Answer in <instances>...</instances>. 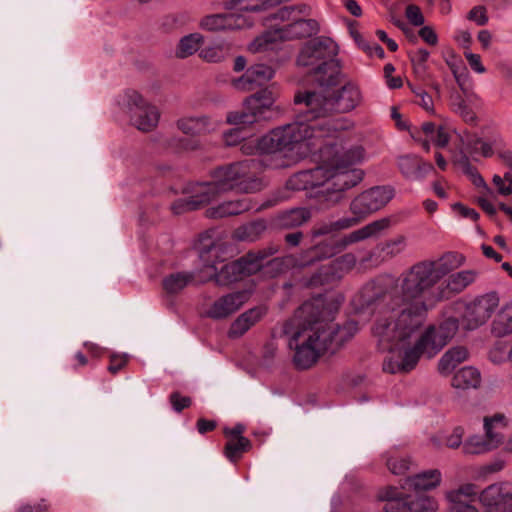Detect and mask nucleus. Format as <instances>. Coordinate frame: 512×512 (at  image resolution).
I'll use <instances>...</instances> for the list:
<instances>
[{"label": "nucleus", "mask_w": 512, "mask_h": 512, "mask_svg": "<svg viewBox=\"0 0 512 512\" xmlns=\"http://www.w3.org/2000/svg\"><path fill=\"white\" fill-rule=\"evenodd\" d=\"M296 368L305 370L327 352L335 353L352 337L347 326L333 322L321 297L304 302L282 325Z\"/></svg>", "instance_id": "obj_1"}, {"label": "nucleus", "mask_w": 512, "mask_h": 512, "mask_svg": "<svg viewBox=\"0 0 512 512\" xmlns=\"http://www.w3.org/2000/svg\"><path fill=\"white\" fill-rule=\"evenodd\" d=\"M465 257L449 251L436 259H424L403 271L398 278L400 295L393 296L423 317L424 313L441 301L439 283L452 271L461 267Z\"/></svg>", "instance_id": "obj_2"}, {"label": "nucleus", "mask_w": 512, "mask_h": 512, "mask_svg": "<svg viewBox=\"0 0 512 512\" xmlns=\"http://www.w3.org/2000/svg\"><path fill=\"white\" fill-rule=\"evenodd\" d=\"M366 306L378 304L372 334L380 347H404L411 344L423 324V317L387 294L377 281L368 282L360 291Z\"/></svg>", "instance_id": "obj_3"}, {"label": "nucleus", "mask_w": 512, "mask_h": 512, "mask_svg": "<svg viewBox=\"0 0 512 512\" xmlns=\"http://www.w3.org/2000/svg\"><path fill=\"white\" fill-rule=\"evenodd\" d=\"M263 171L262 161L255 158L219 166L211 172L210 182L198 184L195 195L175 201L172 210L176 214L196 210L219 194L229 191L245 194L259 192L265 187L261 176Z\"/></svg>", "instance_id": "obj_4"}, {"label": "nucleus", "mask_w": 512, "mask_h": 512, "mask_svg": "<svg viewBox=\"0 0 512 512\" xmlns=\"http://www.w3.org/2000/svg\"><path fill=\"white\" fill-rule=\"evenodd\" d=\"M364 148L361 145H326L321 150L323 172L319 199L332 206L344 198V192L358 185L363 179V171L354 167L364 158Z\"/></svg>", "instance_id": "obj_5"}, {"label": "nucleus", "mask_w": 512, "mask_h": 512, "mask_svg": "<svg viewBox=\"0 0 512 512\" xmlns=\"http://www.w3.org/2000/svg\"><path fill=\"white\" fill-rule=\"evenodd\" d=\"M221 252L222 248L219 245H212L209 249L201 252L200 257L204 263L203 268L199 271L201 282L214 280L219 286H227L239 281L245 276L258 272L263 266V261L275 254L277 249L269 248L268 250L249 252L240 259L223 265L218 271L217 263L223 261V259L219 260Z\"/></svg>", "instance_id": "obj_6"}, {"label": "nucleus", "mask_w": 512, "mask_h": 512, "mask_svg": "<svg viewBox=\"0 0 512 512\" xmlns=\"http://www.w3.org/2000/svg\"><path fill=\"white\" fill-rule=\"evenodd\" d=\"M305 119L299 117L292 123L286 124L293 148V160L299 161L311 153L324 150L322 147L325 137L333 136L337 131L345 129L344 122L316 118L305 109Z\"/></svg>", "instance_id": "obj_7"}, {"label": "nucleus", "mask_w": 512, "mask_h": 512, "mask_svg": "<svg viewBox=\"0 0 512 512\" xmlns=\"http://www.w3.org/2000/svg\"><path fill=\"white\" fill-rule=\"evenodd\" d=\"M296 104H304L309 113L316 118H327L338 113H348L354 110L362 102V94L359 87L348 82L337 91H305L295 95Z\"/></svg>", "instance_id": "obj_8"}, {"label": "nucleus", "mask_w": 512, "mask_h": 512, "mask_svg": "<svg viewBox=\"0 0 512 512\" xmlns=\"http://www.w3.org/2000/svg\"><path fill=\"white\" fill-rule=\"evenodd\" d=\"M318 31L316 20L293 19L287 25L262 33L250 44L249 50L254 53L275 50L283 40L310 37Z\"/></svg>", "instance_id": "obj_9"}, {"label": "nucleus", "mask_w": 512, "mask_h": 512, "mask_svg": "<svg viewBox=\"0 0 512 512\" xmlns=\"http://www.w3.org/2000/svg\"><path fill=\"white\" fill-rule=\"evenodd\" d=\"M457 330L458 320L455 318H448L438 326H429L412 346L418 359L422 355L434 357L453 338Z\"/></svg>", "instance_id": "obj_10"}, {"label": "nucleus", "mask_w": 512, "mask_h": 512, "mask_svg": "<svg viewBox=\"0 0 512 512\" xmlns=\"http://www.w3.org/2000/svg\"><path fill=\"white\" fill-rule=\"evenodd\" d=\"M287 126L282 125L269 131L257 140V150L261 154H282L283 159L273 164L274 168H283L296 163L293 160V148Z\"/></svg>", "instance_id": "obj_11"}, {"label": "nucleus", "mask_w": 512, "mask_h": 512, "mask_svg": "<svg viewBox=\"0 0 512 512\" xmlns=\"http://www.w3.org/2000/svg\"><path fill=\"white\" fill-rule=\"evenodd\" d=\"M394 197V189L389 186H376L368 189L357 197L350 204V211L353 217L357 219V224L368 215L382 209Z\"/></svg>", "instance_id": "obj_12"}, {"label": "nucleus", "mask_w": 512, "mask_h": 512, "mask_svg": "<svg viewBox=\"0 0 512 512\" xmlns=\"http://www.w3.org/2000/svg\"><path fill=\"white\" fill-rule=\"evenodd\" d=\"M337 52L338 46L331 38L317 37L308 41L302 47L297 58V64L307 68L308 73H310L314 67L334 58Z\"/></svg>", "instance_id": "obj_13"}, {"label": "nucleus", "mask_w": 512, "mask_h": 512, "mask_svg": "<svg viewBox=\"0 0 512 512\" xmlns=\"http://www.w3.org/2000/svg\"><path fill=\"white\" fill-rule=\"evenodd\" d=\"M500 298L496 292L479 295L465 305L463 320L470 330L484 325L498 308Z\"/></svg>", "instance_id": "obj_14"}, {"label": "nucleus", "mask_w": 512, "mask_h": 512, "mask_svg": "<svg viewBox=\"0 0 512 512\" xmlns=\"http://www.w3.org/2000/svg\"><path fill=\"white\" fill-rule=\"evenodd\" d=\"M126 99L132 124L143 132L153 130L160 118L158 109L148 104L137 91L127 92Z\"/></svg>", "instance_id": "obj_15"}, {"label": "nucleus", "mask_w": 512, "mask_h": 512, "mask_svg": "<svg viewBox=\"0 0 512 512\" xmlns=\"http://www.w3.org/2000/svg\"><path fill=\"white\" fill-rule=\"evenodd\" d=\"M381 349L388 351L383 361V370L390 374L408 373L419 361L411 344L404 347H381Z\"/></svg>", "instance_id": "obj_16"}, {"label": "nucleus", "mask_w": 512, "mask_h": 512, "mask_svg": "<svg viewBox=\"0 0 512 512\" xmlns=\"http://www.w3.org/2000/svg\"><path fill=\"white\" fill-rule=\"evenodd\" d=\"M479 501L487 512H512V491L505 485H489L481 491Z\"/></svg>", "instance_id": "obj_17"}, {"label": "nucleus", "mask_w": 512, "mask_h": 512, "mask_svg": "<svg viewBox=\"0 0 512 512\" xmlns=\"http://www.w3.org/2000/svg\"><path fill=\"white\" fill-rule=\"evenodd\" d=\"M249 299L247 291H237L216 299L205 311V315L214 320L225 319L237 312Z\"/></svg>", "instance_id": "obj_18"}, {"label": "nucleus", "mask_w": 512, "mask_h": 512, "mask_svg": "<svg viewBox=\"0 0 512 512\" xmlns=\"http://www.w3.org/2000/svg\"><path fill=\"white\" fill-rule=\"evenodd\" d=\"M274 76V70L265 64H254L238 78L232 80V86L239 91H251L270 81Z\"/></svg>", "instance_id": "obj_19"}, {"label": "nucleus", "mask_w": 512, "mask_h": 512, "mask_svg": "<svg viewBox=\"0 0 512 512\" xmlns=\"http://www.w3.org/2000/svg\"><path fill=\"white\" fill-rule=\"evenodd\" d=\"M309 75L320 86L319 91L330 90L343 79L340 64L335 58L314 67Z\"/></svg>", "instance_id": "obj_20"}, {"label": "nucleus", "mask_w": 512, "mask_h": 512, "mask_svg": "<svg viewBox=\"0 0 512 512\" xmlns=\"http://www.w3.org/2000/svg\"><path fill=\"white\" fill-rule=\"evenodd\" d=\"M476 277L477 273L474 270H462L450 274L443 282L439 283V293H442L441 301L464 291L476 280Z\"/></svg>", "instance_id": "obj_21"}, {"label": "nucleus", "mask_w": 512, "mask_h": 512, "mask_svg": "<svg viewBox=\"0 0 512 512\" xmlns=\"http://www.w3.org/2000/svg\"><path fill=\"white\" fill-rule=\"evenodd\" d=\"M267 313L265 306H257L247 310L238 316L231 324L228 331L230 338H239L252 326L259 322Z\"/></svg>", "instance_id": "obj_22"}, {"label": "nucleus", "mask_w": 512, "mask_h": 512, "mask_svg": "<svg viewBox=\"0 0 512 512\" xmlns=\"http://www.w3.org/2000/svg\"><path fill=\"white\" fill-rule=\"evenodd\" d=\"M219 123L211 120L208 116H189L177 121V127L187 135H202L210 133L218 128Z\"/></svg>", "instance_id": "obj_23"}, {"label": "nucleus", "mask_w": 512, "mask_h": 512, "mask_svg": "<svg viewBox=\"0 0 512 512\" xmlns=\"http://www.w3.org/2000/svg\"><path fill=\"white\" fill-rule=\"evenodd\" d=\"M485 439L493 449L498 448L504 440L502 431L507 427L508 420L502 413L484 417Z\"/></svg>", "instance_id": "obj_24"}, {"label": "nucleus", "mask_w": 512, "mask_h": 512, "mask_svg": "<svg viewBox=\"0 0 512 512\" xmlns=\"http://www.w3.org/2000/svg\"><path fill=\"white\" fill-rule=\"evenodd\" d=\"M251 208V201L247 198L230 200L208 208L206 210V215L211 219H219L242 214L249 211Z\"/></svg>", "instance_id": "obj_25"}, {"label": "nucleus", "mask_w": 512, "mask_h": 512, "mask_svg": "<svg viewBox=\"0 0 512 512\" xmlns=\"http://www.w3.org/2000/svg\"><path fill=\"white\" fill-rule=\"evenodd\" d=\"M322 173L320 166L300 171L288 179L286 186L288 189L297 191L307 190L310 188H321Z\"/></svg>", "instance_id": "obj_26"}, {"label": "nucleus", "mask_w": 512, "mask_h": 512, "mask_svg": "<svg viewBox=\"0 0 512 512\" xmlns=\"http://www.w3.org/2000/svg\"><path fill=\"white\" fill-rule=\"evenodd\" d=\"M311 219V212L307 208H294L278 214L274 223L282 229H292L303 225Z\"/></svg>", "instance_id": "obj_27"}, {"label": "nucleus", "mask_w": 512, "mask_h": 512, "mask_svg": "<svg viewBox=\"0 0 512 512\" xmlns=\"http://www.w3.org/2000/svg\"><path fill=\"white\" fill-rule=\"evenodd\" d=\"M341 249L339 240L331 239L328 242L319 243L305 252L302 265H311L316 261L330 258Z\"/></svg>", "instance_id": "obj_28"}, {"label": "nucleus", "mask_w": 512, "mask_h": 512, "mask_svg": "<svg viewBox=\"0 0 512 512\" xmlns=\"http://www.w3.org/2000/svg\"><path fill=\"white\" fill-rule=\"evenodd\" d=\"M468 351L463 346H455L446 351L438 362V371L449 375L459 364L468 359Z\"/></svg>", "instance_id": "obj_29"}, {"label": "nucleus", "mask_w": 512, "mask_h": 512, "mask_svg": "<svg viewBox=\"0 0 512 512\" xmlns=\"http://www.w3.org/2000/svg\"><path fill=\"white\" fill-rule=\"evenodd\" d=\"M441 479V472L438 469H432L409 477L407 484L415 491H427L438 487Z\"/></svg>", "instance_id": "obj_30"}, {"label": "nucleus", "mask_w": 512, "mask_h": 512, "mask_svg": "<svg viewBox=\"0 0 512 512\" xmlns=\"http://www.w3.org/2000/svg\"><path fill=\"white\" fill-rule=\"evenodd\" d=\"M273 103V93L265 88L247 97L244 101V106L247 110L253 111L255 115L260 118L266 110L272 107Z\"/></svg>", "instance_id": "obj_31"}, {"label": "nucleus", "mask_w": 512, "mask_h": 512, "mask_svg": "<svg viewBox=\"0 0 512 512\" xmlns=\"http://www.w3.org/2000/svg\"><path fill=\"white\" fill-rule=\"evenodd\" d=\"M402 503V509L409 512H436L439 508L437 500L427 495H420L411 499L402 492Z\"/></svg>", "instance_id": "obj_32"}, {"label": "nucleus", "mask_w": 512, "mask_h": 512, "mask_svg": "<svg viewBox=\"0 0 512 512\" xmlns=\"http://www.w3.org/2000/svg\"><path fill=\"white\" fill-rule=\"evenodd\" d=\"M481 376L477 369L473 367H464L457 371L451 381V385L456 389L477 388L480 385Z\"/></svg>", "instance_id": "obj_33"}, {"label": "nucleus", "mask_w": 512, "mask_h": 512, "mask_svg": "<svg viewBox=\"0 0 512 512\" xmlns=\"http://www.w3.org/2000/svg\"><path fill=\"white\" fill-rule=\"evenodd\" d=\"M491 332L496 337H504L512 333V303L499 310L492 322Z\"/></svg>", "instance_id": "obj_34"}, {"label": "nucleus", "mask_w": 512, "mask_h": 512, "mask_svg": "<svg viewBox=\"0 0 512 512\" xmlns=\"http://www.w3.org/2000/svg\"><path fill=\"white\" fill-rule=\"evenodd\" d=\"M194 280V274L189 272H176L163 279V289L168 294H177Z\"/></svg>", "instance_id": "obj_35"}, {"label": "nucleus", "mask_w": 512, "mask_h": 512, "mask_svg": "<svg viewBox=\"0 0 512 512\" xmlns=\"http://www.w3.org/2000/svg\"><path fill=\"white\" fill-rule=\"evenodd\" d=\"M356 224H357V219H350V218L344 217V218H341L334 222L321 223V224L315 225L311 230V234H312V237H314V238L324 236V235H330V234H333L340 230H344V229L353 227Z\"/></svg>", "instance_id": "obj_36"}, {"label": "nucleus", "mask_w": 512, "mask_h": 512, "mask_svg": "<svg viewBox=\"0 0 512 512\" xmlns=\"http://www.w3.org/2000/svg\"><path fill=\"white\" fill-rule=\"evenodd\" d=\"M378 497L385 502V512H409L402 509V491L396 487H386L382 489Z\"/></svg>", "instance_id": "obj_37"}, {"label": "nucleus", "mask_w": 512, "mask_h": 512, "mask_svg": "<svg viewBox=\"0 0 512 512\" xmlns=\"http://www.w3.org/2000/svg\"><path fill=\"white\" fill-rule=\"evenodd\" d=\"M463 143L472 155L491 157L494 154L493 145L501 144V140L494 138L493 142L489 143L477 136H468Z\"/></svg>", "instance_id": "obj_38"}, {"label": "nucleus", "mask_w": 512, "mask_h": 512, "mask_svg": "<svg viewBox=\"0 0 512 512\" xmlns=\"http://www.w3.org/2000/svg\"><path fill=\"white\" fill-rule=\"evenodd\" d=\"M267 226L262 219L242 225L235 230V237L241 241L253 242L260 238Z\"/></svg>", "instance_id": "obj_39"}, {"label": "nucleus", "mask_w": 512, "mask_h": 512, "mask_svg": "<svg viewBox=\"0 0 512 512\" xmlns=\"http://www.w3.org/2000/svg\"><path fill=\"white\" fill-rule=\"evenodd\" d=\"M204 42V37L200 33H191L182 37L179 41L176 56L186 58L197 52Z\"/></svg>", "instance_id": "obj_40"}, {"label": "nucleus", "mask_w": 512, "mask_h": 512, "mask_svg": "<svg viewBox=\"0 0 512 512\" xmlns=\"http://www.w3.org/2000/svg\"><path fill=\"white\" fill-rule=\"evenodd\" d=\"M252 443L248 438L228 439L224 447V455L231 462H237L244 452L251 449Z\"/></svg>", "instance_id": "obj_41"}, {"label": "nucleus", "mask_w": 512, "mask_h": 512, "mask_svg": "<svg viewBox=\"0 0 512 512\" xmlns=\"http://www.w3.org/2000/svg\"><path fill=\"white\" fill-rule=\"evenodd\" d=\"M421 161L414 155H404L398 158V167L401 173L409 179L420 177Z\"/></svg>", "instance_id": "obj_42"}, {"label": "nucleus", "mask_w": 512, "mask_h": 512, "mask_svg": "<svg viewBox=\"0 0 512 512\" xmlns=\"http://www.w3.org/2000/svg\"><path fill=\"white\" fill-rule=\"evenodd\" d=\"M229 55V48L223 43L209 45L201 49L199 56L206 62L217 63Z\"/></svg>", "instance_id": "obj_43"}, {"label": "nucleus", "mask_w": 512, "mask_h": 512, "mask_svg": "<svg viewBox=\"0 0 512 512\" xmlns=\"http://www.w3.org/2000/svg\"><path fill=\"white\" fill-rule=\"evenodd\" d=\"M491 450L493 448L490 447L484 436H472L463 443V452L465 454H482Z\"/></svg>", "instance_id": "obj_44"}, {"label": "nucleus", "mask_w": 512, "mask_h": 512, "mask_svg": "<svg viewBox=\"0 0 512 512\" xmlns=\"http://www.w3.org/2000/svg\"><path fill=\"white\" fill-rule=\"evenodd\" d=\"M478 494V487L473 483H466L461 485L457 489L450 490L446 492L445 497L448 502H464L462 500L465 498H473Z\"/></svg>", "instance_id": "obj_45"}, {"label": "nucleus", "mask_w": 512, "mask_h": 512, "mask_svg": "<svg viewBox=\"0 0 512 512\" xmlns=\"http://www.w3.org/2000/svg\"><path fill=\"white\" fill-rule=\"evenodd\" d=\"M407 246V238L404 235H397L381 244V252L385 256L394 257L402 253Z\"/></svg>", "instance_id": "obj_46"}, {"label": "nucleus", "mask_w": 512, "mask_h": 512, "mask_svg": "<svg viewBox=\"0 0 512 512\" xmlns=\"http://www.w3.org/2000/svg\"><path fill=\"white\" fill-rule=\"evenodd\" d=\"M408 86L415 95V103L423 108L426 112L434 114V101L432 96L422 87L415 86L412 83H408Z\"/></svg>", "instance_id": "obj_47"}, {"label": "nucleus", "mask_w": 512, "mask_h": 512, "mask_svg": "<svg viewBox=\"0 0 512 512\" xmlns=\"http://www.w3.org/2000/svg\"><path fill=\"white\" fill-rule=\"evenodd\" d=\"M259 118L251 110L244 107L243 111L230 112L227 115V123L233 125H247L256 122Z\"/></svg>", "instance_id": "obj_48"}, {"label": "nucleus", "mask_w": 512, "mask_h": 512, "mask_svg": "<svg viewBox=\"0 0 512 512\" xmlns=\"http://www.w3.org/2000/svg\"><path fill=\"white\" fill-rule=\"evenodd\" d=\"M412 68L413 74L418 80L430 85L438 95L440 94V84L433 81L432 75L428 71L427 64H412Z\"/></svg>", "instance_id": "obj_49"}, {"label": "nucleus", "mask_w": 512, "mask_h": 512, "mask_svg": "<svg viewBox=\"0 0 512 512\" xmlns=\"http://www.w3.org/2000/svg\"><path fill=\"white\" fill-rule=\"evenodd\" d=\"M410 459L407 457L390 456L386 465L389 471L395 475H403L410 467Z\"/></svg>", "instance_id": "obj_50"}, {"label": "nucleus", "mask_w": 512, "mask_h": 512, "mask_svg": "<svg viewBox=\"0 0 512 512\" xmlns=\"http://www.w3.org/2000/svg\"><path fill=\"white\" fill-rule=\"evenodd\" d=\"M356 257L352 253H346L336 258L332 263L337 273H344L350 271L356 264Z\"/></svg>", "instance_id": "obj_51"}, {"label": "nucleus", "mask_w": 512, "mask_h": 512, "mask_svg": "<svg viewBox=\"0 0 512 512\" xmlns=\"http://www.w3.org/2000/svg\"><path fill=\"white\" fill-rule=\"evenodd\" d=\"M392 224L393 222L390 217H384L367 224L366 227L369 237L379 236L381 233L388 230Z\"/></svg>", "instance_id": "obj_52"}, {"label": "nucleus", "mask_w": 512, "mask_h": 512, "mask_svg": "<svg viewBox=\"0 0 512 512\" xmlns=\"http://www.w3.org/2000/svg\"><path fill=\"white\" fill-rule=\"evenodd\" d=\"M128 361L129 355L125 353H113L110 355L109 365L107 369L112 375H115L127 365Z\"/></svg>", "instance_id": "obj_53"}, {"label": "nucleus", "mask_w": 512, "mask_h": 512, "mask_svg": "<svg viewBox=\"0 0 512 512\" xmlns=\"http://www.w3.org/2000/svg\"><path fill=\"white\" fill-rule=\"evenodd\" d=\"M369 234L366 225L358 230L352 231L348 235L344 236L340 242V248L344 249L347 245L353 244L365 239H368Z\"/></svg>", "instance_id": "obj_54"}, {"label": "nucleus", "mask_w": 512, "mask_h": 512, "mask_svg": "<svg viewBox=\"0 0 512 512\" xmlns=\"http://www.w3.org/2000/svg\"><path fill=\"white\" fill-rule=\"evenodd\" d=\"M169 401L174 411L180 413L184 409L190 407L192 400L188 396H182L179 392H173L169 396Z\"/></svg>", "instance_id": "obj_55"}, {"label": "nucleus", "mask_w": 512, "mask_h": 512, "mask_svg": "<svg viewBox=\"0 0 512 512\" xmlns=\"http://www.w3.org/2000/svg\"><path fill=\"white\" fill-rule=\"evenodd\" d=\"M467 18L477 25L483 26L488 22L487 10L481 5L475 6L469 11Z\"/></svg>", "instance_id": "obj_56"}, {"label": "nucleus", "mask_w": 512, "mask_h": 512, "mask_svg": "<svg viewBox=\"0 0 512 512\" xmlns=\"http://www.w3.org/2000/svg\"><path fill=\"white\" fill-rule=\"evenodd\" d=\"M406 17L414 26H421L424 23V16L416 5H408L405 11Z\"/></svg>", "instance_id": "obj_57"}, {"label": "nucleus", "mask_w": 512, "mask_h": 512, "mask_svg": "<svg viewBox=\"0 0 512 512\" xmlns=\"http://www.w3.org/2000/svg\"><path fill=\"white\" fill-rule=\"evenodd\" d=\"M464 428L461 426H457L454 428L451 435L446 438V445L449 448L456 449L459 448L462 444V439L464 436Z\"/></svg>", "instance_id": "obj_58"}, {"label": "nucleus", "mask_w": 512, "mask_h": 512, "mask_svg": "<svg viewBox=\"0 0 512 512\" xmlns=\"http://www.w3.org/2000/svg\"><path fill=\"white\" fill-rule=\"evenodd\" d=\"M464 56L472 70L479 74L485 73L486 68L482 64L481 57L479 54L466 51L464 52Z\"/></svg>", "instance_id": "obj_59"}, {"label": "nucleus", "mask_w": 512, "mask_h": 512, "mask_svg": "<svg viewBox=\"0 0 512 512\" xmlns=\"http://www.w3.org/2000/svg\"><path fill=\"white\" fill-rule=\"evenodd\" d=\"M455 111L459 113V115L466 122H473L476 119L475 113L468 108L464 100L459 101L457 104H454Z\"/></svg>", "instance_id": "obj_60"}, {"label": "nucleus", "mask_w": 512, "mask_h": 512, "mask_svg": "<svg viewBox=\"0 0 512 512\" xmlns=\"http://www.w3.org/2000/svg\"><path fill=\"white\" fill-rule=\"evenodd\" d=\"M449 505L445 512H479L478 509L466 502H448Z\"/></svg>", "instance_id": "obj_61"}, {"label": "nucleus", "mask_w": 512, "mask_h": 512, "mask_svg": "<svg viewBox=\"0 0 512 512\" xmlns=\"http://www.w3.org/2000/svg\"><path fill=\"white\" fill-rule=\"evenodd\" d=\"M437 147H445L448 145L450 136L444 127H439L431 139Z\"/></svg>", "instance_id": "obj_62"}, {"label": "nucleus", "mask_w": 512, "mask_h": 512, "mask_svg": "<svg viewBox=\"0 0 512 512\" xmlns=\"http://www.w3.org/2000/svg\"><path fill=\"white\" fill-rule=\"evenodd\" d=\"M492 181L501 195L507 196L512 193V182L507 184L499 175H494Z\"/></svg>", "instance_id": "obj_63"}, {"label": "nucleus", "mask_w": 512, "mask_h": 512, "mask_svg": "<svg viewBox=\"0 0 512 512\" xmlns=\"http://www.w3.org/2000/svg\"><path fill=\"white\" fill-rule=\"evenodd\" d=\"M419 36L429 45H436L438 42V37L435 31L429 27L424 26L419 31Z\"/></svg>", "instance_id": "obj_64"}]
</instances>
